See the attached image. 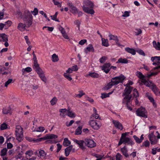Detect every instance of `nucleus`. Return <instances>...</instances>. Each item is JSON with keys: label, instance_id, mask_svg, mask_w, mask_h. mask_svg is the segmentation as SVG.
Listing matches in <instances>:
<instances>
[{"label": "nucleus", "instance_id": "f257e3e1", "mask_svg": "<svg viewBox=\"0 0 160 160\" xmlns=\"http://www.w3.org/2000/svg\"><path fill=\"white\" fill-rule=\"evenodd\" d=\"M125 77L121 75L119 76L116 77L112 78L111 81L108 83L104 88V89L107 90L111 88L114 85H116L120 83H122L125 79Z\"/></svg>", "mask_w": 160, "mask_h": 160}, {"label": "nucleus", "instance_id": "f03ea898", "mask_svg": "<svg viewBox=\"0 0 160 160\" xmlns=\"http://www.w3.org/2000/svg\"><path fill=\"white\" fill-rule=\"evenodd\" d=\"M94 7L93 3L89 0H84L83 1L82 8L83 11L85 12L93 14L95 12L93 9Z\"/></svg>", "mask_w": 160, "mask_h": 160}, {"label": "nucleus", "instance_id": "7ed1b4c3", "mask_svg": "<svg viewBox=\"0 0 160 160\" xmlns=\"http://www.w3.org/2000/svg\"><path fill=\"white\" fill-rule=\"evenodd\" d=\"M132 89V88L129 86L128 88H126L122 94V96H125L123 99L122 102L124 103L125 100H130L132 95L130 94L131 92Z\"/></svg>", "mask_w": 160, "mask_h": 160}, {"label": "nucleus", "instance_id": "20e7f679", "mask_svg": "<svg viewBox=\"0 0 160 160\" xmlns=\"http://www.w3.org/2000/svg\"><path fill=\"white\" fill-rule=\"evenodd\" d=\"M22 128L20 126H17L16 129V135L17 139L18 141H21L23 139V134L22 132Z\"/></svg>", "mask_w": 160, "mask_h": 160}, {"label": "nucleus", "instance_id": "39448f33", "mask_svg": "<svg viewBox=\"0 0 160 160\" xmlns=\"http://www.w3.org/2000/svg\"><path fill=\"white\" fill-rule=\"evenodd\" d=\"M136 113L138 116L142 117L144 118H147L146 111L144 108L142 107L138 108L136 111Z\"/></svg>", "mask_w": 160, "mask_h": 160}, {"label": "nucleus", "instance_id": "423d86ee", "mask_svg": "<svg viewBox=\"0 0 160 160\" xmlns=\"http://www.w3.org/2000/svg\"><path fill=\"white\" fill-rule=\"evenodd\" d=\"M148 138L152 145L155 144L158 142V139H157L156 137L154 135V132L148 134Z\"/></svg>", "mask_w": 160, "mask_h": 160}, {"label": "nucleus", "instance_id": "0eeeda50", "mask_svg": "<svg viewBox=\"0 0 160 160\" xmlns=\"http://www.w3.org/2000/svg\"><path fill=\"white\" fill-rule=\"evenodd\" d=\"M85 140V144L88 147L93 148L96 146V143L92 139L86 138Z\"/></svg>", "mask_w": 160, "mask_h": 160}, {"label": "nucleus", "instance_id": "6e6552de", "mask_svg": "<svg viewBox=\"0 0 160 160\" xmlns=\"http://www.w3.org/2000/svg\"><path fill=\"white\" fill-rule=\"evenodd\" d=\"M111 64L109 62L105 63L101 67L102 70L106 73H108L110 70V67Z\"/></svg>", "mask_w": 160, "mask_h": 160}, {"label": "nucleus", "instance_id": "1a4fd4ad", "mask_svg": "<svg viewBox=\"0 0 160 160\" xmlns=\"http://www.w3.org/2000/svg\"><path fill=\"white\" fill-rule=\"evenodd\" d=\"M67 4L70 8L71 12L72 13L75 15L77 13L78 9L72 3L69 2Z\"/></svg>", "mask_w": 160, "mask_h": 160}, {"label": "nucleus", "instance_id": "9d476101", "mask_svg": "<svg viewBox=\"0 0 160 160\" xmlns=\"http://www.w3.org/2000/svg\"><path fill=\"white\" fill-rule=\"evenodd\" d=\"M32 19V16L31 12L28 10L25 11L23 15V19Z\"/></svg>", "mask_w": 160, "mask_h": 160}, {"label": "nucleus", "instance_id": "9b49d317", "mask_svg": "<svg viewBox=\"0 0 160 160\" xmlns=\"http://www.w3.org/2000/svg\"><path fill=\"white\" fill-rule=\"evenodd\" d=\"M96 121L91 120L89 124L93 128L97 130L99 128L100 126Z\"/></svg>", "mask_w": 160, "mask_h": 160}, {"label": "nucleus", "instance_id": "f8f14e48", "mask_svg": "<svg viewBox=\"0 0 160 160\" xmlns=\"http://www.w3.org/2000/svg\"><path fill=\"white\" fill-rule=\"evenodd\" d=\"M112 122L116 128L120 130H122L123 129V127L122 124L118 121L113 120Z\"/></svg>", "mask_w": 160, "mask_h": 160}, {"label": "nucleus", "instance_id": "ddd939ff", "mask_svg": "<svg viewBox=\"0 0 160 160\" xmlns=\"http://www.w3.org/2000/svg\"><path fill=\"white\" fill-rule=\"evenodd\" d=\"M149 87L152 89V90L156 95H157L159 94L160 92L159 89L154 84H152V86H149Z\"/></svg>", "mask_w": 160, "mask_h": 160}, {"label": "nucleus", "instance_id": "4468645a", "mask_svg": "<svg viewBox=\"0 0 160 160\" xmlns=\"http://www.w3.org/2000/svg\"><path fill=\"white\" fill-rule=\"evenodd\" d=\"M72 145H70L69 147H67L65 149V156L66 157L68 156L70 152L72 150L73 152H74L75 149H72Z\"/></svg>", "mask_w": 160, "mask_h": 160}, {"label": "nucleus", "instance_id": "2eb2a0df", "mask_svg": "<svg viewBox=\"0 0 160 160\" xmlns=\"http://www.w3.org/2000/svg\"><path fill=\"white\" fill-rule=\"evenodd\" d=\"M122 141L123 142V143L125 144L126 143H128V144L131 145L134 144V142L132 141L131 139L129 138H125L122 139Z\"/></svg>", "mask_w": 160, "mask_h": 160}, {"label": "nucleus", "instance_id": "dca6fc26", "mask_svg": "<svg viewBox=\"0 0 160 160\" xmlns=\"http://www.w3.org/2000/svg\"><path fill=\"white\" fill-rule=\"evenodd\" d=\"M143 136V135L142 134L140 137V138H139L136 135H134L133 136V138L135 139L136 142L137 143L139 144L144 139V137Z\"/></svg>", "mask_w": 160, "mask_h": 160}, {"label": "nucleus", "instance_id": "f3484780", "mask_svg": "<svg viewBox=\"0 0 160 160\" xmlns=\"http://www.w3.org/2000/svg\"><path fill=\"white\" fill-rule=\"evenodd\" d=\"M58 138V136L54 134H46V136L44 137V140H45L47 139H55Z\"/></svg>", "mask_w": 160, "mask_h": 160}, {"label": "nucleus", "instance_id": "a211bd4d", "mask_svg": "<svg viewBox=\"0 0 160 160\" xmlns=\"http://www.w3.org/2000/svg\"><path fill=\"white\" fill-rule=\"evenodd\" d=\"M2 113L3 114H8L9 113L11 115L12 113L11 108L10 107L8 108H4L2 109Z\"/></svg>", "mask_w": 160, "mask_h": 160}, {"label": "nucleus", "instance_id": "6ab92c4d", "mask_svg": "<svg viewBox=\"0 0 160 160\" xmlns=\"http://www.w3.org/2000/svg\"><path fill=\"white\" fill-rule=\"evenodd\" d=\"M32 19L29 18V19H23L24 23L26 25V26L28 28L32 24Z\"/></svg>", "mask_w": 160, "mask_h": 160}, {"label": "nucleus", "instance_id": "aec40b11", "mask_svg": "<svg viewBox=\"0 0 160 160\" xmlns=\"http://www.w3.org/2000/svg\"><path fill=\"white\" fill-rule=\"evenodd\" d=\"M26 27H27L26 25L25 24L22 23H18L17 27V28L21 31H24L26 29Z\"/></svg>", "mask_w": 160, "mask_h": 160}, {"label": "nucleus", "instance_id": "412c9836", "mask_svg": "<svg viewBox=\"0 0 160 160\" xmlns=\"http://www.w3.org/2000/svg\"><path fill=\"white\" fill-rule=\"evenodd\" d=\"M121 151L123 155L126 157L127 158L129 157V155L127 153L128 150L125 146L123 148H121Z\"/></svg>", "mask_w": 160, "mask_h": 160}, {"label": "nucleus", "instance_id": "4be33fe9", "mask_svg": "<svg viewBox=\"0 0 160 160\" xmlns=\"http://www.w3.org/2000/svg\"><path fill=\"white\" fill-rule=\"evenodd\" d=\"M38 74L39 77L42 81L44 82L45 83H46L47 79L45 77L43 71H42V72H40Z\"/></svg>", "mask_w": 160, "mask_h": 160}, {"label": "nucleus", "instance_id": "5701e85b", "mask_svg": "<svg viewBox=\"0 0 160 160\" xmlns=\"http://www.w3.org/2000/svg\"><path fill=\"white\" fill-rule=\"evenodd\" d=\"M33 68L37 73L42 71V70L39 67V65L38 63L34 64Z\"/></svg>", "mask_w": 160, "mask_h": 160}, {"label": "nucleus", "instance_id": "b1692460", "mask_svg": "<svg viewBox=\"0 0 160 160\" xmlns=\"http://www.w3.org/2000/svg\"><path fill=\"white\" fill-rule=\"evenodd\" d=\"M125 50L128 52L130 53L132 55H134L136 54V51L133 48L127 47L125 48Z\"/></svg>", "mask_w": 160, "mask_h": 160}, {"label": "nucleus", "instance_id": "393cba45", "mask_svg": "<svg viewBox=\"0 0 160 160\" xmlns=\"http://www.w3.org/2000/svg\"><path fill=\"white\" fill-rule=\"evenodd\" d=\"M94 50L92 45L91 44H89L85 49V52L86 53H87L88 52H90L92 51L93 52Z\"/></svg>", "mask_w": 160, "mask_h": 160}, {"label": "nucleus", "instance_id": "a878e982", "mask_svg": "<svg viewBox=\"0 0 160 160\" xmlns=\"http://www.w3.org/2000/svg\"><path fill=\"white\" fill-rule=\"evenodd\" d=\"M154 47L157 50H160V42H158L157 43L155 41H153L152 42Z\"/></svg>", "mask_w": 160, "mask_h": 160}, {"label": "nucleus", "instance_id": "bb28decb", "mask_svg": "<svg viewBox=\"0 0 160 160\" xmlns=\"http://www.w3.org/2000/svg\"><path fill=\"white\" fill-rule=\"evenodd\" d=\"M71 144V142L69 141L67 138H65L64 139L63 143V145L65 147L68 146Z\"/></svg>", "mask_w": 160, "mask_h": 160}, {"label": "nucleus", "instance_id": "cd10ccee", "mask_svg": "<svg viewBox=\"0 0 160 160\" xmlns=\"http://www.w3.org/2000/svg\"><path fill=\"white\" fill-rule=\"evenodd\" d=\"M136 75L142 80H143L145 78V76L140 72L137 71L136 73Z\"/></svg>", "mask_w": 160, "mask_h": 160}, {"label": "nucleus", "instance_id": "c85d7f7f", "mask_svg": "<svg viewBox=\"0 0 160 160\" xmlns=\"http://www.w3.org/2000/svg\"><path fill=\"white\" fill-rule=\"evenodd\" d=\"M128 62V61L126 58H119L118 61L117 62V63H127Z\"/></svg>", "mask_w": 160, "mask_h": 160}, {"label": "nucleus", "instance_id": "c756f323", "mask_svg": "<svg viewBox=\"0 0 160 160\" xmlns=\"http://www.w3.org/2000/svg\"><path fill=\"white\" fill-rule=\"evenodd\" d=\"M0 38H1L3 40V41H8V37L4 33L0 34Z\"/></svg>", "mask_w": 160, "mask_h": 160}, {"label": "nucleus", "instance_id": "7c9ffc66", "mask_svg": "<svg viewBox=\"0 0 160 160\" xmlns=\"http://www.w3.org/2000/svg\"><path fill=\"white\" fill-rule=\"evenodd\" d=\"M102 43L103 46L107 47L109 46L108 43V40L107 39H106L104 38H102Z\"/></svg>", "mask_w": 160, "mask_h": 160}, {"label": "nucleus", "instance_id": "2f4dec72", "mask_svg": "<svg viewBox=\"0 0 160 160\" xmlns=\"http://www.w3.org/2000/svg\"><path fill=\"white\" fill-rule=\"evenodd\" d=\"M84 143H85V140H79V142L78 145L79 147L82 149H85V147L83 146Z\"/></svg>", "mask_w": 160, "mask_h": 160}, {"label": "nucleus", "instance_id": "473e14b6", "mask_svg": "<svg viewBox=\"0 0 160 160\" xmlns=\"http://www.w3.org/2000/svg\"><path fill=\"white\" fill-rule=\"evenodd\" d=\"M32 71V69L31 68L29 67H28L25 68H23L22 70V74H24V72H31Z\"/></svg>", "mask_w": 160, "mask_h": 160}, {"label": "nucleus", "instance_id": "72a5a7b5", "mask_svg": "<svg viewBox=\"0 0 160 160\" xmlns=\"http://www.w3.org/2000/svg\"><path fill=\"white\" fill-rule=\"evenodd\" d=\"M67 115L68 117L72 118H73L75 117V113H73L72 111H70L69 109L68 110Z\"/></svg>", "mask_w": 160, "mask_h": 160}, {"label": "nucleus", "instance_id": "f704fd0d", "mask_svg": "<svg viewBox=\"0 0 160 160\" xmlns=\"http://www.w3.org/2000/svg\"><path fill=\"white\" fill-rule=\"evenodd\" d=\"M82 127L79 126L76 129L75 134V135L81 134L82 132Z\"/></svg>", "mask_w": 160, "mask_h": 160}, {"label": "nucleus", "instance_id": "c9c22d12", "mask_svg": "<svg viewBox=\"0 0 160 160\" xmlns=\"http://www.w3.org/2000/svg\"><path fill=\"white\" fill-rule=\"evenodd\" d=\"M52 60L53 62H56L58 61L59 59L58 56L55 54H54L52 55Z\"/></svg>", "mask_w": 160, "mask_h": 160}, {"label": "nucleus", "instance_id": "e433bc0d", "mask_svg": "<svg viewBox=\"0 0 160 160\" xmlns=\"http://www.w3.org/2000/svg\"><path fill=\"white\" fill-rule=\"evenodd\" d=\"M88 75L93 78H98L99 76L98 73L94 72L89 73Z\"/></svg>", "mask_w": 160, "mask_h": 160}, {"label": "nucleus", "instance_id": "4c0bfd02", "mask_svg": "<svg viewBox=\"0 0 160 160\" xmlns=\"http://www.w3.org/2000/svg\"><path fill=\"white\" fill-rule=\"evenodd\" d=\"M58 15V12H55V14L53 16H51L50 17L52 20H55L56 21L59 22V21L57 19V16Z\"/></svg>", "mask_w": 160, "mask_h": 160}, {"label": "nucleus", "instance_id": "58836bf2", "mask_svg": "<svg viewBox=\"0 0 160 160\" xmlns=\"http://www.w3.org/2000/svg\"><path fill=\"white\" fill-rule=\"evenodd\" d=\"M151 60L153 62L154 61L155 62H157V61L159 62V61H160V56H155L154 57H152Z\"/></svg>", "mask_w": 160, "mask_h": 160}, {"label": "nucleus", "instance_id": "ea45409f", "mask_svg": "<svg viewBox=\"0 0 160 160\" xmlns=\"http://www.w3.org/2000/svg\"><path fill=\"white\" fill-rule=\"evenodd\" d=\"M63 76L67 79L69 81H71L72 79L69 74L67 73H64L63 74Z\"/></svg>", "mask_w": 160, "mask_h": 160}, {"label": "nucleus", "instance_id": "a19ab883", "mask_svg": "<svg viewBox=\"0 0 160 160\" xmlns=\"http://www.w3.org/2000/svg\"><path fill=\"white\" fill-rule=\"evenodd\" d=\"M150 145V142L149 141L147 140L143 142L142 144V147H149Z\"/></svg>", "mask_w": 160, "mask_h": 160}, {"label": "nucleus", "instance_id": "79ce46f5", "mask_svg": "<svg viewBox=\"0 0 160 160\" xmlns=\"http://www.w3.org/2000/svg\"><path fill=\"white\" fill-rule=\"evenodd\" d=\"M58 99L56 97H54L50 101L51 104L53 105L56 103Z\"/></svg>", "mask_w": 160, "mask_h": 160}, {"label": "nucleus", "instance_id": "37998d69", "mask_svg": "<svg viewBox=\"0 0 160 160\" xmlns=\"http://www.w3.org/2000/svg\"><path fill=\"white\" fill-rule=\"evenodd\" d=\"M130 100H125L124 102H126V104L127 105V107L128 109L130 111H132V108L130 107L129 105V103L130 102Z\"/></svg>", "mask_w": 160, "mask_h": 160}, {"label": "nucleus", "instance_id": "c03bdc74", "mask_svg": "<svg viewBox=\"0 0 160 160\" xmlns=\"http://www.w3.org/2000/svg\"><path fill=\"white\" fill-rule=\"evenodd\" d=\"M133 95L135 98H137L139 96V93L137 89L135 88L133 90Z\"/></svg>", "mask_w": 160, "mask_h": 160}, {"label": "nucleus", "instance_id": "a18cd8bd", "mask_svg": "<svg viewBox=\"0 0 160 160\" xmlns=\"http://www.w3.org/2000/svg\"><path fill=\"white\" fill-rule=\"evenodd\" d=\"M7 125L5 123L2 124L0 126V129L1 130H3L7 128Z\"/></svg>", "mask_w": 160, "mask_h": 160}, {"label": "nucleus", "instance_id": "49530a36", "mask_svg": "<svg viewBox=\"0 0 160 160\" xmlns=\"http://www.w3.org/2000/svg\"><path fill=\"white\" fill-rule=\"evenodd\" d=\"M7 152V150L6 148H3L1 151V156H5Z\"/></svg>", "mask_w": 160, "mask_h": 160}, {"label": "nucleus", "instance_id": "de8ad7c7", "mask_svg": "<svg viewBox=\"0 0 160 160\" xmlns=\"http://www.w3.org/2000/svg\"><path fill=\"white\" fill-rule=\"evenodd\" d=\"M52 1L53 2L54 5H57L58 7H61L62 5L61 3L58 1H55V0H52Z\"/></svg>", "mask_w": 160, "mask_h": 160}, {"label": "nucleus", "instance_id": "09e8293b", "mask_svg": "<svg viewBox=\"0 0 160 160\" xmlns=\"http://www.w3.org/2000/svg\"><path fill=\"white\" fill-rule=\"evenodd\" d=\"M136 51L137 52L139 53L140 54L143 55V56H145V53L144 52L143 50L141 49H139L138 50H137Z\"/></svg>", "mask_w": 160, "mask_h": 160}, {"label": "nucleus", "instance_id": "8fccbe9b", "mask_svg": "<svg viewBox=\"0 0 160 160\" xmlns=\"http://www.w3.org/2000/svg\"><path fill=\"white\" fill-rule=\"evenodd\" d=\"M108 36L109 37V40H115L116 38H117V36H115L111 34H109Z\"/></svg>", "mask_w": 160, "mask_h": 160}, {"label": "nucleus", "instance_id": "3c124183", "mask_svg": "<svg viewBox=\"0 0 160 160\" xmlns=\"http://www.w3.org/2000/svg\"><path fill=\"white\" fill-rule=\"evenodd\" d=\"M107 58L106 57H102L99 59L100 62L101 63H103L105 61Z\"/></svg>", "mask_w": 160, "mask_h": 160}, {"label": "nucleus", "instance_id": "603ef678", "mask_svg": "<svg viewBox=\"0 0 160 160\" xmlns=\"http://www.w3.org/2000/svg\"><path fill=\"white\" fill-rule=\"evenodd\" d=\"M31 12L33 15L35 16L37 15L38 13V9L36 8H34V10L33 11H31Z\"/></svg>", "mask_w": 160, "mask_h": 160}, {"label": "nucleus", "instance_id": "864d4df0", "mask_svg": "<svg viewBox=\"0 0 160 160\" xmlns=\"http://www.w3.org/2000/svg\"><path fill=\"white\" fill-rule=\"evenodd\" d=\"M45 130V129L43 127H39L37 128V130H34V131H36L37 132H43Z\"/></svg>", "mask_w": 160, "mask_h": 160}, {"label": "nucleus", "instance_id": "5fc2aeb1", "mask_svg": "<svg viewBox=\"0 0 160 160\" xmlns=\"http://www.w3.org/2000/svg\"><path fill=\"white\" fill-rule=\"evenodd\" d=\"M12 79H9L5 83V87H7L8 85L12 83Z\"/></svg>", "mask_w": 160, "mask_h": 160}, {"label": "nucleus", "instance_id": "6e6d98bb", "mask_svg": "<svg viewBox=\"0 0 160 160\" xmlns=\"http://www.w3.org/2000/svg\"><path fill=\"white\" fill-rule=\"evenodd\" d=\"M44 140V137L40 138H39L35 139H34L33 140H32L31 141H33L34 142H38L39 141H42V140Z\"/></svg>", "mask_w": 160, "mask_h": 160}, {"label": "nucleus", "instance_id": "4d7b16f0", "mask_svg": "<svg viewBox=\"0 0 160 160\" xmlns=\"http://www.w3.org/2000/svg\"><path fill=\"white\" fill-rule=\"evenodd\" d=\"M109 97V96L108 93H102L101 94V97L102 99Z\"/></svg>", "mask_w": 160, "mask_h": 160}, {"label": "nucleus", "instance_id": "13d9d810", "mask_svg": "<svg viewBox=\"0 0 160 160\" xmlns=\"http://www.w3.org/2000/svg\"><path fill=\"white\" fill-rule=\"evenodd\" d=\"M79 93L76 95L77 97H78L79 98H81L82 96L85 94V93H83V91H79Z\"/></svg>", "mask_w": 160, "mask_h": 160}, {"label": "nucleus", "instance_id": "bf43d9fd", "mask_svg": "<svg viewBox=\"0 0 160 160\" xmlns=\"http://www.w3.org/2000/svg\"><path fill=\"white\" fill-rule=\"evenodd\" d=\"M74 23L77 25L78 28L79 29L80 25L81 23L80 21L78 20H76L74 21Z\"/></svg>", "mask_w": 160, "mask_h": 160}, {"label": "nucleus", "instance_id": "052dcab7", "mask_svg": "<svg viewBox=\"0 0 160 160\" xmlns=\"http://www.w3.org/2000/svg\"><path fill=\"white\" fill-rule=\"evenodd\" d=\"M122 156L120 153H118L116 156V160H121V158Z\"/></svg>", "mask_w": 160, "mask_h": 160}, {"label": "nucleus", "instance_id": "680f3d73", "mask_svg": "<svg viewBox=\"0 0 160 160\" xmlns=\"http://www.w3.org/2000/svg\"><path fill=\"white\" fill-rule=\"evenodd\" d=\"M57 148H58L57 152H58L60 151V150L61 149L62 146L59 143H58L57 144Z\"/></svg>", "mask_w": 160, "mask_h": 160}, {"label": "nucleus", "instance_id": "e2e57ef3", "mask_svg": "<svg viewBox=\"0 0 160 160\" xmlns=\"http://www.w3.org/2000/svg\"><path fill=\"white\" fill-rule=\"evenodd\" d=\"M71 69L72 70V71H77L78 69V66L77 65L74 66H72L71 68Z\"/></svg>", "mask_w": 160, "mask_h": 160}, {"label": "nucleus", "instance_id": "0e129e2a", "mask_svg": "<svg viewBox=\"0 0 160 160\" xmlns=\"http://www.w3.org/2000/svg\"><path fill=\"white\" fill-rule=\"evenodd\" d=\"M87 42V40L86 39H83L79 41V44L81 45H83Z\"/></svg>", "mask_w": 160, "mask_h": 160}, {"label": "nucleus", "instance_id": "69168bd1", "mask_svg": "<svg viewBox=\"0 0 160 160\" xmlns=\"http://www.w3.org/2000/svg\"><path fill=\"white\" fill-rule=\"evenodd\" d=\"M48 28V30L52 32L53 29V28L51 27H47V26H44L43 28V29H44V28Z\"/></svg>", "mask_w": 160, "mask_h": 160}, {"label": "nucleus", "instance_id": "338daca9", "mask_svg": "<svg viewBox=\"0 0 160 160\" xmlns=\"http://www.w3.org/2000/svg\"><path fill=\"white\" fill-rule=\"evenodd\" d=\"M128 133L126 132L122 133V134L121 137L120 139L122 140V139H123L124 138H126V137L127 134Z\"/></svg>", "mask_w": 160, "mask_h": 160}, {"label": "nucleus", "instance_id": "774afa93", "mask_svg": "<svg viewBox=\"0 0 160 160\" xmlns=\"http://www.w3.org/2000/svg\"><path fill=\"white\" fill-rule=\"evenodd\" d=\"M39 154L41 156H43L45 155V152L43 150H41L39 151Z\"/></svg>", "mask_w": 160, "mask_h": 160}]
</instances>
